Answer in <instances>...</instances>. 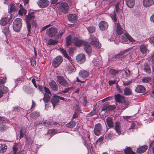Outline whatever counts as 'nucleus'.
Instances as JSON below:
<instances>
[{
	"mask_svg": "<svg viewBox=\"0 0 154 154\" xmlns=\"http://www.w3.org/2000/svg\"><path fill=\"white\" fill-rule=\"evenodd\" d=\"M35 18V15L33 13H29L26 17V24L27 29L28 33L27 34L28 36H30L31 29V24L33 26H36V23L35 21L34 20Z\"/></svg>",
	"mask_w": 154,
	"mask_h": 154,
	"instance_id": "nucleus-1",
	"label": "nucleus"
},
{
	"mask_svg": "<svg viewBox=\"0 0 154 154\" xmlns=\"http://www.w3.org/2000/svg\"><path fill=\"white\" fill-rule=\"evenodd\" d=\"M59 50V51L63 55L64 57L68 59L69 62L71 63L69 64V65L68 66L67 70L68 72L70 73H72L73 72H74L75 70V69L74 66L72 64V60L68 56L66 51L64 50L63 49L61 48H60Z\"/></svg>",
	"mask_w": 154,
	"mask_h": 154,
	"instance_id": "nucleus-2",
	"label": "nucleus"
},
{
	"mask_svg": "<svg viewBox=\"0 0 154 154\" xmlns=\"http://www.w3.org/2000/svg\"><path fill=\"white\" fill-rule=\"evenodd\" d=\"M110 17L113 21L116 26L117 27L116 32L117 34L119 35L121 34L122 32V29L119 23L116 22L117 20V18L115 12H114L110 15Z\"/></svg>",
	"mask_w": 154,
	"mask_h": 154,
	"instance_id": "nucleus-3",
	"label": "nucleus"
},
{
	"mask_svg": "<svg viewBox=\"0 0 154 154\" xmlns=\"http://www.w3.org/2000/svg\"><path fill=\"white\" fill-rule=\"evenodd\" d=\"M22 21L20 18H16L14 21L13 24V27L14 30L18 32L20 30L22 24Z\"/></svg>",
	"mask_w": 154,
	"mask_h": 154,
	"instance_id": "nucleus-4",
	"label": "nucleus"
},
{
	"mask_svg": "<svg viewBox=\"0 0 154 154\" xmlns=\"http://www.w3.org/2000/svg\"><path fill=\"white\" fill-rule=\"evenodd\" d=\"M63 61L62 56H58L54 59L52 62V66L54 68H57L61 64Z\"/></svg>",
	"mask_w": 154,
	"mask_h": 154,
	"instance_id": "nucleus-5",
	"label": "nucleus"
},
{
	"mask_svg": "<svg viewBox=\"0 0 154 154\" xmlns=\"http://www.w3.org/2000/svg\"><path fill=\"white\" fill-rule=\"evenodd\" d=\"M130 50V49L128 48L120 52L118 54L115 55V58L118 60H122L125 57V56L124 55V54L129 51Z\"/></svg>",
	"mask_w": 154,
	"mask_h": 154,
	"instance_id": "nucleus-6",
	"label": "nucleus"
},
{
	"mask_svg": "<svg viewBox=\"0 0 154 154\" xmlns=\"http://www.w3.org/2000/svg\"><path fill=\"white\" fill-rule=\"evenodd\" d=\"M60 8L61 11L65 14L68 13L69 8L68 4L66 2L61 3L60 5Z\"/></svg>",
	"mask_w": 154,
	"mask_h": 154,
	"instance_id": "nucleus-7",
	"label": "nucleus"
},
{
	"mask_svg": "<svg viewBox=\"0 0 154 154\" xmlns=\"http://www.w3.org/2000/svg\"><path fill=\"white\" fill-rule=\"evenodd\" d=\"M57 30L55 27H51L48 29L47 33L48 35L50 37L54 36L57 32Z\"/></svg>",
	"mask_w": 154,
	"mask_h": 154,
	"instance_id": "nucleus-8",
	"label": "nucleus"
},
{
	"mask_svg": "<svg viewBox=\"0 0 154 154\" xmlns=\"http://www.w3.org/2000/svg\"><path fill=\"white\" fill-rule=\"evenodd\" d=\"M90 41L92 45L96 47H100V46L98 40L96 37L92 35L91 36V37L90 38Z\"/></svg>",
	"mask_w": 154,
	"mask_h": 154,
	"instance_id": "nucleus-9",
	"label": "nucleus"
},
{
	"mask_svg": "<svg viewBox=\"0 0 154 154\" xmlns=\"http://www.w3.org/2000/svg\"><path fill=\"white\" fill-rule=\"evenodd\" d=\"M57 81L60 85L65 87L67 85L68 83L63 77L61 76H57Z\"/></svg>",
	"mask_w": 154,
	"mask_h": 154,
	"instance_id": "nucleus-10",
	"label": "nucleus"
},
{
	"mask_svg": "<svg viewBox=\"0 0 154 154\" xmlns=\"http://www.w3.org/2000/svg\"><path fill=\"white\" fill-rule=\"evenodd\" d=\"M102 131L101 125L100 123L96 124L94 127V134L97 135H99Z\"/></svg>",
	"mask_w": 154,
	"mask_h": 154,
	"instance_id": "nucleus-11",
	"label": "nucleus"
},
{
	"mask_svg": "<svg viewBox=\"0 0 154 154\" xmlns=\"http://www.w3.org/2000/svg\"><path fill=\"white\" fill-rule=\"evenodd\" d=\"M76 59L77 62L80 64L84 63L86 60L85 55L82 54H78L76 56Z\"/></svg>",
	"mask_w": 154,
	"mask_h": 154,
	"instance_id": "nucleus-12",
	"label": "nucleus"
},
{
	"mask_svg": "<svg viewBox=\"0 0 154 154\" xmlns=\"http://www.w3.org/2000/svg\"><path fill=\"white\" fill-rule=\"evenodd\" d=\"M115 100L117 102L123 103L126 104V101L124 96L121 95L120 94H117L115 95Z\"/></svg>",
	"mask_w": 154,
	"mask_h": 154,
	"instance_id": "nucleus-13",
	"label": "nucleus"
},
{
	"mask_svg": "<svg viewBox=\"0 0 154 154\" xmlns=\"http://www.w3.org/2000/svg\"><path fill=\"white\" fill-rule=\"evenodd\" d=\"M39 6L41 8L47 7L49 4V2L47 0H41L37 2Z\"/></svg>",
	"mask_w": 154,
	"mask_h": 154,
	"instance_id": "nucleus-14",
	"label": "nucleus"
},
{
	"mask_svg": "<svg viewBox=\"0 0 154 154\" xmlns=\"http://www.w3.org/2000/svg\"><path fill=\"white\" fill-rule=\"evenodd\" d=\"M83 45L84 46V49L86 52L89 54L91 52V46L87 42H83Z\"/></svg>",
	"mask_w": 154,
	"mask_h": 154,
	"instance_id": "nucleus-15",
	"label": "nucleus"
},
{
	"mask_svg": "<svg viewBox=\"0 0 154 154\" xmlns=\"http://www.w3.org/2000/svg\"><path fill=\"white\" fill-rule=\"evenodd\" d=\"M99 28L101 30H105L108 27V24L106 22L102 21L99 24Z\"/></svg>",
	"mask_w": 154,
	"mask_h": 154,
	"instance_id": "nucleus-16",
	"label": "nucleus"
},
{
	"mask_svg": "<svg viewBox=\"0 0 154 154\" xmlns=\"http://www.w3.org/2000/svg\"><path fill=\"white\" fill-rule=\"evenodd\" d=\"M139 49L140 51L143 55L145 56L146 55L148 51L147 45L144 44L141 45L139 46Z\"/></svg>",
	"mask_w": 154,
	"mask_h": 154,
	"instance_id": "nucleus-17",
	"label": "nucleus"
},
{
	"mask_svg": "<svg viewBox=\"0 0 154 154\" xmlns=\"http://www.w3.org/2000/svg\"><path fill=\"white\" fill-rule=\"evenodd\" d=\"M51 101L53 105L54 109L55 106L58 104L59 102L58 96L54 95L51 99Z\"/></svg>",
	"mask_w": 154,
	"mask_h": 154,
	"instance_id": "nucleus-18",
	"label": "nucleus"
},
{
	"mask_svg": "<svg viewBox=\"0 0 154 154\" xmlns=\"http://www.w3.org/2000/svg\"><path fill=\"white\" fill-rule=\"evenodd\" d=\"M49 85L51 89L54 91H57L58 89V86L56 82L54 80L51 81L49 83Z\"/></svg>",
	"mask_w": 154,
	"mask_h": 154,
	"instance_id": "nucleus-19",
	"label": "nucleus"
},
{
	"mask_svg": "<svg viewBox=\"0 0 154 154\" xmlns=\"http://www.w3.org/2000/svg\"><path fill=\"white\" fill-rule=\"evenodd\" d=\"M85 42L79 39L77 37H75L72 40V43L77 46H79Z\"/></svg>",
	"mask_w": 154,
	"mask_h": 154,
	"instance_id": "nucleus-20",
	"label": "nucleus"
},
{
	"mask_svg": "<svg viewBox=\"0 0 154 154\" xmlns=\"http://www.w3.org/2000/svg\"><path fill=\"white\" fill-rule=\"evenodd\" d=\"M68 20L72 23L75 22L77 20V17L75 14H70L68 15Z\"/></svg>",
	"mask_w": 154,
	"mask_h": 154,
	"instance_id": "nucleus-21",
	"label": "nucleus"
},
{
	"mask_svg": "<svg viewBox=\"0 0 154 154\" xmlns=\"http://www.w3.org/2000/svg\"><path fill=\"white\" fill-rule=\"evenodd\" d=\"M120 125V123L119 122H117L115 123L114 129L119 135L120 134L121 132V128Z\"/></svg>",
	"mask_w": 154,
	"mask_h": 154,
	"instance_id": "nucleus-22",
	"label": "nucleus"
},
{
	"mask_svg": "<svg viewBox=\"0 0 154 154\" xmlns=\"http://www.w3.org/2000/svg\"><path fill=\"white\" fill-rule=\"evenodd\" d=\"M145 91V89L144 87L141 85L137 86L135 89L136 92L139 93H143Z\"/></svg>",
	"mask_w": 154,
	"mask_h": 154,
	"instance_id": "nucleus-23",
	"label": "nucleus"
},
{
	"mask_svg": "<svg viewBox=\"0 0 154 154\" xmlns=\"http://www.w3.org/2000/svg\"><path fill=\"white\" fill-rule=\"evenodd\" d=\"M79 75L81 77L85 78L87 77L88 75L89 72L85 70H82L80 71Z\"/></svg>",
	"mask_w": 154,
	"mask_h": 154,
	"instance_id": "nucleus-24",
	"label": "nucleus"
},
{
	"mask_svg": "<svg viewBox=\"0 0 154 154\" xmlns=\"http://www.w3.org/2000/svg\"><path fill=\"white\" fill-rule=\"evenodd\" d=\"M127 5L130 8H132L134 5L135 0H125Z\"/></svg>",
	"mask_w": 154,
	"mask_h": 154,
	"instance_id": "nucleus-25",
	"label": "nucleus"
},
{
	"mask_svg": "<svg viewBox=\"0 0 154 154\" xmlns=\"http://www.w3.org/2000/svg\"><path fill=\"white\" fill-rule=\"evenodd\" d=\"M154 4L153 0H143V5L145 7H149Z\"/></svg>",
	"mask_w": 154,
	"mask_h": 154,
	"instance_id": "nucleus-26",
	"label": "nucleus"
},
{
	"mask_svg": "<svg viewBox=\"0 0 154 154\" xmlns=\"http://www.w3.org/2000/svg\"><path fill=\"white\" fill-rule=\"evenodd\" d=\"M107 124L109 128H111L113 126V123L112 118L110 117H107L106 120Z\"/></svg>",
	"mask_w": 154,
	"mask_h": 154,
	"instance_id": "nucleus-27",
	"label": "nucleus"
},
{
	"mask_svg": "<svg viewBox=\"0 0 154 154\" xmlns=\"http://www.w3.org/2000/svg\"><path fill=\"white\" fill-rule=\"evenodd\" d=\"M147 146L146 145H144L141 146L137 149V152L139 153H142L144 152L147 149Z\"/></svg>",
	"mask_w": 154,
	"mask_h": 154,
	"instance_id": "nucleus-28",
	"label": "nucleus"
},
{
	"mask_svg": "<svg viewBox=\"0 0 154 154\" xmlns=\"http://www.w3.org/2000/svg\"><path fill=\"white\" fill-rule=\"evenodd\" d=\"M132 91L128 87H125L124 89V94L126 96H129L132 94Z\"/></svg>",
	"mask_w": 154,
	"mask_h": 154,
	"instance_id": "nucleus-29",
	"label": "nucleus"
},
{
	"mask_svg": "<svg viewBox=\"0 0 154 154\" xmlns=\"http://www.w3.org/2000/svg\"><path fill=\"white\" fill-rule=\"evenodd\" d=\"M9 13L15 12L16 11L17 9L16 5L13 3H11L10 5Z\"/></svg>",
	"mask_w": 154,
	"mask_h": 154,
	"instance_id": "nucleus-30",
	"label": "nucleus"
},
{
	"mask_svg": "<svg viewBox=\"0 0 154 154\" xmlns=\"http://www.w3.org/2000/svg\"><path fill=\"white\" fill-rule=\"evenodd\" d=\"M9 18L8 17H5L1 19L0 20V24L2 25L5 26L8 22Z\"/></svg>",
	"mask_w": 154,
	"mask_h": 154,
	"instance_id": "nucleus-31",
	"label": "nucleus"
},
{
	"mask_svg": "<svg viewBox=\"0 0 154 154\" xmlns=\"http://www.w3.org/2000/svg\"><path fill=\"white\" fill-rule=\"evenodd\" d=\"M72 38L71 35H69L66 38V45L67 46L70 45L72 41Z\"/></svg>",
	"mask_w": 154,
	"mask_h": 154,
	"instance_id": "nucleus-32",
	"label": "nucleus"
},
{
	"mask_svg": "<svg viewBox=\"0 0 154 154\" xmlns=\"http://www.w3.org/2000/svg\"><path fill=\"white\" fill-rule=\"evenodd\" d=\"M115 108V107L114 106L110 105L107 106H104L102 109L103 110H106V111H107L108 110H112L114 109Z\"/></svg>",
	"mask_w": 154,
	"mask_h": 154,
	"instance_id": "nucleus-33",
	"label": "nucleus"
},
{
	"mask_svg": "<svg viewBox=\"0 0 154 154\" xmlns=\"http://www.w3.org/2000/svg\"><path fill=\"white\" fill-rule=\"evenodd\" d=\"M51 98V97L49 94L45 93L44 94V97L43 99V100L44 101L45 103H48L50 100Z\"/></svg>",
	"mask_w": 154,
	"mask_h": 154,
	"instance_id": "nucleus-34",
	"label": "nucleus"
},
{
	"mask_svg": "<svg viewBox=\"0 0 154 154\" xmlns=\"http://www.w3.org/2000/svg\"><path fill=\"white\" fill-rule=\"evenodd\" d=\"M39 116V114L38 112L34 111L31 114L30 117L33 119L36 118Z\"/></svg>",
	"mask_w": 154,
	"mask_h": 154,
	"instance_id": "nucleus-35",
	"label": "nucleus"
},
{
	"mask_svg": "<svg viewBox=\"0 0 154 154\" xmlns=\"http://www.w3.org/2000/svg\"><path fill=\"white\" fill-rule=\"evenodd\" d=\"M7 149V146L4 144H0V152H5Z\"/></svg>",
	"mask_w": 154,
	"mask_h": 154,
	"instance_id": "nucleus-36",
	"label": "nucleus"
},
{
	"mask_svg": "<svg viewBox=\"0 0 154 154\" xmlns=\"http://www.w3.org/2000/svg\"><path fill=\"white\" fill-rule=\"evenodd\" d=\"M0 90L4 94L7 93L8 90L7 87L4 86H1L0 87Z\"/></svg>",
	"mask_w": 154,
	"mask_h": 154,
	"instance_id": "nucleus-37",
	"label": "nucleus"
},
{
	"mask_svg": "<svg viewBox=\"0 0 154 154\" xmlns=\"http://www.w3.org/2000/svg\"><path fill=\"white\" fill-rule=\"evenodd\" d=\"M58 41L53 40L52 39H50L48 40L47 44L49 45H54L57 44Z\"/></svg>",
	"mask_w": 154,
	"mask_h": 154,
	"instance_id": "nucleus-38",
	"label": "nucleus"
},
{
	"mask_svg": "<svg viewBox=\"0 0 154 154\" xmlns=\"http://www.w3.org/2000/svg\"><path fill=\"white\" fill-rule=\"evenodd\" d=\"M143 69L146 72L149 73L150 71L149 66L147 63H145L143 66Z\"/></svg>",
	"mask_w": 154,
	"mask_h": 154,
	"instance_id": "nucleus-39",
	"label": "nucleus"
},
{
	"mask_svg": "<svg viewBox=\"0 0 154 154\" xmlns=\"http://www.w3.org/2000/svg\"><path fill=\"white\" fill-rule=\"evenodd\" d=\"M124 151L125 154H134V152L131 150V148L130 147H128L125 149Z\"/></svg>",
	"mask_w": 154,
	"mask_h": 154,
	"instance_id": "nucleus-40",
	"label": "nucleus"
},
{
	"mask_svg": "<svg viewBox=\"0 0 154 154\" xmlns=\"http://www.w3.org/2000/svg\"><path fill=\"white\" fill-rule=\"evenodd\" d=\"M2 32L5 34L6 36L9 35V28L8 27H5L3 29Z\"/></svg>",
	"mask_w": 154,
	"mask_h": 154,
	"instance_id": "nucleus-41",
	"label": "nucleus"
},
{
	"mask_svg": "<svg viewBox=\"0 0 154 154\" xmlns=\"http://www.w3.org/2000/svg\"><path fill=\"white\" fill-rule=\"evenodd\" d=\"M75 122L73 121H71L66 125V127L69 128H72L75 126Z\"/></svg>",
	"mask_w": 154,
	"mask_h": 154,
	"instance_id": "nucleus-42",
	"label": "nucleus"
},
{
	"mask_svg": "<svg viewBox=\"0 0 154 154\" xmlns=\"http://www.w3.org/2000/svg\"><path fill=\"white\" fill-rule=\"evenodd\" d=\"M26 11L23 8H20L18 11L19 14L21 16L23 15V14H26Z\"/></svg>",
	"mask_w": 154,
	"mask_h": 154,
	"instance_id": "nucleus-43",
	"label": "nucleus"
},
{
	"mask_svg": "<svg viewBox=\"0 0 154 154\" xmlns=\"http://www.w3.org/2000/svg\"><path fill=\"white\" fill-rule=\"evenodd\" d=\"M125 35L127 38L132 42H135V40L130 35L128 34L125 33Z\"/></svg>",
	"mask_w": 154,
	"mask_h": 154,
	"instance_id": "nucleus-44",
	"label": "nucleus"
},
{
	"mask_svg": "<svg viewBox=\"0 0 154 154\" xmlns=\"http://www.w3.org/2000/svg\"><path fill=\"white\" fill-rule=\"evenodd\" d=\"M95 28L93 26H90L87 28V29L89 33H92L95 30Z\"/></svg>",
	"mask_w": 154,
	"mask_h": 154,
	"instance_id": "nucleus-45",
	"label": "nucleus"
},
{
	"mask_svg": "<svg viewBox=\"0 0 154 154\" xmlns=\"http://www.w3.org/2000/svg\"><path fill=\"white\" fill-rule=\"evenodd\" d=\"M125 75L127 77H129L130 75V71L128 69H125Z\"/></svg>",
	"mask_w": 154,
	"mask_h": 154,
	"instance_id": "nucleus-46",
	"label": "nucleus"
},
{
	"mask_svg": "<svg viewBox=\"0 0 154 154\" xmlns=\"http://www.w3.org/2000/svg\"><path fill=\"white\" fill-rule=\"evenodd\" d=\"M7 128V127L5 125H0V131H3L6 130Z\"/></svg>",
	"mask_w": 154,
	"mask_h": 154,
	"instance_id": "nucleus-47",
	"label": "nucleus"
},
{
	"mask_svg": "<svg viewBox=\"0 0 154 154\" xmlns=\"http://www.w3.org/2000/svg\"><path fill=\"white\" fill-rule=\"evenodd\" d=\"M23 88L24 90L25 91L28 93H29V90L31 91L32 90L30 88L27 87L25 86L23 87Z\"/></svg>",
	"mask_w": 154,
	"mask_h": 154,
	"instance_id": "nucleus-48",
	"label": "nucleus"
},
{
	"mask_svg": "<svg viewBox=\"0 0 154 154\" xmlns=\"http://www.w3.org/2000/svg\"><path fill=\"white\" fill-rule=\"evenodd\" d=\"M151 80V78L150 77H145L142 79V82H143L147 83Z\"/></svg>",
	"mask_w": 154,
	"mask_h": 154,
	"instance_id": "nucleus-49",
	"label": "nucleus"
},
{
	"mask_svg": "<svg viewBox=\"0 0 154 154\" xmlns=\"http://www.w3.org/2000/svg\"><path fill=\"white\" fill-rule=\"evenodd\" d=\"M79 111L75 110V111L74 113L73 114L72 116L73 119H75L78 117V115L79 114Z\"/></svg>",
	"mask_w": 154,
	"mask_h": 154,
	"instance_id": "nucleus-50",
	"label": "nucleus"
},
{
	"mask_svg": "<svg viewBox=\"0 0 154 154\" xmlns=\"http://www.w3.org/2000/svg\"><path fill=\"white\" fill-rule=\"evenodd\" d=\"M44 124L45 126H49L52 124V122H49L47 121H45L44 122Z\"/></svg>",
	"mask_w": 154,
	"mask_h": 154,
	"instance_id": "nucleus-51",
	"label": "nucleus"
},
{
	"mask_svg": "<svg viewBox=\"0 0 154 154\" xmlns=\"http://www.w3.org/2000/svg\"><path fill=\"white\" fill-rule=\"evenodd\" d=\"M74 107L76 109L75 110H77L79 111H80V109L79 108V104L78 102H76L75 103V104H74Z\"/></svg>",
	"mask_w": 154,
	"mask_h": 154,
	"instance_id": "nucleus-52",
	"label": "nucleus"
},
{
	"mask_svg": "<svg viewBox=\"0 0 154 154\" xmlns=\"http://www.w3.org/2000/svg\"><path fill=\"white\" fill-rule=\"evenodd\" d=\"M131 81L123 82V85L124 86H127L131 84Z\"/></svg>",
	"mask_w": 154,
	"mask_h": 154,
	"instance_id": "nucleus-53",
	"label": "nucleus"
},
{
	"mask_svg": "<svg viewBox=\"0 0 154 154\" xmlns=\"http://www.w3.org/2000/svg\"><path fill=\"white\" fill-rule=\"evenodd\" d=\"M113 136V134L111 133H110L107 134L105 136V138L106 139H110Z\"/></svg>",
	"mask_w": 154,
	"mask_h": 154,
	"instance_id": "nucleus-54",
	"label": "nucleus"
},
{
	"mask_svg": "<svg viewBox=\"0 0 154 154\" xmlns=\"http://www.w3.org/2000/svg\"><path fill=\"white\" fill-rule=\"evenodd\" d=\"M118 71L114 69H112L110 71V73L112 75H115L118 72Z\"/></svg>",
	"mask_w": 154,
	"mask_h": 154,
	"instance_id": "nucleus-55",
	"label": "nucleus"
},
{
	"mask_svg": "<svg viewBox=\"0 0 154 154\" xmlns=\"http://www.w3.org/2000/svg\"><path fill=\"white\" fill-rule=\"evenodd\" d=\"M20 111V108L18 106H16L14 108L13 111L15 112H18Z\"/></svg>",
	"mask_w": 154,
	"mask_h": 154,
	"instance_id": "nucleus-56",
	"label": "nucleus"
},
{
	"mask_svg": "<svg viewBox=\"0 0 154 154\" xmlns=\"http://www.w3.org/2000/svg\"><path fill=\"white\" fill-rule=\"evenodd\" d=\"M44 91H45V93L46 94H50V95H51V92L49 89L46 88V87H45V90Z\"/></svg>",
	"mask_w": 154,
	"mask_h": 154,
	"instance_id": "nucleus-57",
	"label": "nucleus"
},
{
	"mask_svg": "<svg viewBox=\"0 0 154 154\" xmlns=\"http://www.w3.org/2000/svg\"><path fill=\"white\" fill-rule=\"evenodd\" d=\"M25 131L24 129L23 131H22L21 130H20V138H21L24 136L25 135Z\"/></svg>",
	"mask_w": 154,
	"mask_h": 154,
	"instance_id": "nucleus-58",
	"label": "nucleus"
},
{
	"mask_svg": "<svg viewBox=\"0 0 154 154\" xmlns=\"http://www.w3.org/2000/svg\"><path fill=\"white\" fill-rule=\"evenodd\" d=\"M71 87L66 88L62 91L63 93H68L69 91L71 89Z\"/></svg>",
	"mask_w": 154,
	"mask_h": 154,
	"instance_id": "nucleus-59",
	"label": "nucleus"
},
{
	"mask_svg": "<svg viewBox=\"0 0 154 154\" xmlns=\"http://www.w3.org/2000/svg\"><path fill=\"white\" fill-rule=\"evenodd\" d=\"M13 154H26V153L25 151L22 150L20 151L17 153H13Z\"/></svg>",
	"mask_w": 154,
	"mask_h": 154,
	"instance_id": "nucleus-60",
	"label": "nucleus"
},
{
	"mask_svg": "<svg viewBox=\"0 0 154 154\" xmlns=\"http://www.w3.org/2000/svg\"><path fill=\"white\" fill-rule=\"evenodd\" d=\"M56 130H50L48 131V134H54L56 132Z\"/></svg>",
	"mask_w": 154,
	"mask_h": 154,
	"instance_id": "nucleus-61",
	"label": "nucleus"
},
{
	"mask_svg": "<svg viewBox=\"0 0 154 154\" xmlns=\"http://www.w3.org/2000/svg\"><path fill=\"white\" fill-rule=\"evenodd\" d=\"M116 81L114 80H110L109 82V84L110 85H112L116 83Z\"/></svg>",
	"mask_w": 154,
	"mask_h": 154,
	"instance_id": "nucleus-62",
	"label": "nucleus"
},
{
	"mask_svg": "<svg viewBox=\"0 0 154 154\" xmlns=\"http://www.w3.org/2000/svg\"><path fill=\"white\" fill-rule=\"evenodd\" d=\"M6 82V78L3 77L2 79H0V83H4Z\"/></svg>",
	"mask_w": 154,
	"mask_h": 154,
	"instance_id": "nucleus-63",
	"label": "nucleus"
},
{
	"mask_svg": "<svg viewBox=\"0 0 154 154\" xmlns=\"http://www.w3.org/2000/svg\"><path fill=\"white\" fill-rule=\"evenodd\" d=\"M26 142L28 144H30L32 143V141L30 138H27Z\"/></svg>",
	"mask_w": 154,
	"mask_h": 154,
	"instance_id": "nucleus-64",
	"label": "nucleus"
}]
</instances>
